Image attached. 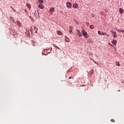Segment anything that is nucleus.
I'll list each match as a JSON object with an SVG mask.
<instances>
[{
  "mask_svg": "<svg viewBox=\"0 0 124 124\" xmlns=\"http://www.w3.org/2000/svg\"><path fill=\"white\" fill-rule=\"evenodd\" d=\"M124 12V9H122V8H120L119 9V13H120V14H123Z\"/></svg>",
  "mask_w": 124,
  "mask_h": 124,
  "instance_id": "1a4fd4ad",
  "label": "nucleus"
},
{
  "mask_svg": "<svg viewBox=\"0 0 124 124\" xmlns=\"http://www.w3.org/2000/svg\"><path fill=\"white\" fill-rule=\"evenodd\" d=\"M31 30H32V31H34V33H35V32H37L38 29H37L35 26H32L31 27Z\"/></svg>",
  "mask_w": 124,
  "mask_h": 124,
  "instance_id": "f03ea898",
  "label": "nucleus"
},
{
  "mask_svg": "<svg viewBox=\"0 0 124 124\" xmlns=\"http://www.w3.org/2000/svg\"><path fill=\"white\" fill-rule=\"evenodd\" d=\"M121 32H124V30H121Z\"/></svg>",
  "mask_w": 124,
  "mask_h": 124,
  "instance_id": "5701e85b",
  "label": "nucleus"
},
{
  "mask_svg": "<svg viewBox=\"0 0 124 124\" xmlns=\"http://www.w3.org/2000/svg\"><path fill=\"white\" fill-rule=\"evenodd\" d=\"M76 32H77V34H78V35L80 37L82 36V35L81 34V32L80 31V30H77Z\"/></svg>",
  "mask_w": 124,
  "mask_h": 124,
  "instance_id": "39448f33",
  "label": "nucleus"
},
{
  "mask_svg": "<svg viewBox=\"0 0 124 124\" xmlns=\"http://www.w3.org/2000/svg\"><path fill=\"white\" fill-rule=\"evenodd\" d=\"M65 41H66V42H69V39H68V38L67 37H65Z\"/></svg>",
  "mask_w": 124,
  "mask_h": 124,
  "instance_id": "9b49d317",
  "label": "nucleus"
},
{
  "mask_svg": "<svg viewBox=\"0 0 124 124\" xmlns=\"http://www.w3.org/2000/svg\"><path fill=\"white\" fill-rule=\"evenodd\" d=\"M106 34H107V33L105 32H102V35H106Z\"/></svg>",
  "mask_w": 124,
  "mask_h": 124,
  "instance_id": "f3484780",
  "label": "nucleus"
},
{
  "mask_svg": "<svg viewBox=\"0 0 124 124\" xmlns=\"http://www.w3.org/2000/svg\"><path fill=\"white\" fill-rule=\"evenodd\" d=\"M108 44H109V45H110V46H112V47H113V45L110 44V43H108Z\"/></svg>",
  "mask_w": 124,
  "mask_h": 124,
  "instance_id": "393cba45",
  "label": "nucleus"
},
{
  "mask_svg": "<svg viewBox=\"0 0 124 124\" xmlns=\"http://www.w3.org/2000/svg\"><path fill=\"white\" fill-rule=\"evenodd\" d=\"M38 7H39V8H40L41 9H44V5H43V4H39V5H38Z\"/></svg>",
  "mask_w": 124,
  "mask_h": 124,
  "instance_id": "423d86ee",
  "label": "nucleus"
},
{
  "mask_svg": "<svg viewBox=\"0 0 124 124\" xmlns=\"http://www.w3.org/2000/svg\"><path fill=\"white\" fill-rule=\"evenodd\" d=\"M90 29H92V30H93V29H94V26H93V25H91L90 26Z\"/></svg>",
  "mask_w": 124,
  "mask_h": 124,
  "instance_id": "dca6fc26",
  "label": "nucleus"
},
{
  "mask_svg": "<svg viewBox=\"0 0 124 124\" xmlns=\"http://www.w3.org/2000/svg\"><path fill=\"white\" fill-rule=\"evenodd\" d=\"M118 92H120V90H118Z\"/></svg>",
  "mask_w": 124,
  "mask_h": 124,
  "instance_id": "bb28decb",
  "label": "nucleus"
},
{
  "mask_svg": "<svg viewBox=\"0 0 124 124\" xmlns=\"http://www.w3.org/2000/svg\"><path fill=\"white\" fill-rule=\"evenodd\" d=\"M74 8H78V4L75 3L73 5Z\"/></svg>",
  "mask_w": 124,
  "mask_h": 124,
  "instance_id": "0eeeda50",
  "label": "nucleus"
},
{
  "mask_svg": "<svg viewBox=\"0 0 124 124\" xmlns=\"http://www.w3.org/2000/svg\"><path fill=\"white\" fill-rule=\"evenodd\" d=\"M26 6H27V7H28L30 10H31V5L30 4V3L26 4Z\"/></svg>",
  "mask_w": 124,
  "mask_h": 124,
  "instance_id": "9d476101",
  "label": "nucleus"
},
{
  "mask_svg": "<svg viewBox=\"0 0 124 124\" xmlns=\"http://www.w3.org/2000/svg\"><path fill=\"white\" fill-rule=\"evenodd\" d=\"M39 3H43L44 0H38Z\"/></svg>",
  "mask_w": 124,
  "mask_h": 124,
  "instance_id": "ddd939ff",
  "label": "nucleus"
},
{
  "mask_svg": "<svg viewBox=\"0 0 124 124\" xmlns=\"http://www.w3.org/2000/svg\"><path fill=\"white\" fill-rule=\"evenodd\" d=\"M93 62H94L95 63H96V64H97V62H95L94 61H93Z\"/></svg>",
  "mask_w": 124,
  "mask_h": 124,
  "instance_id": "b1692460",
  "label": "nucleus"
},
{
  "mask_svg": "<svg viewBox=\"0 0 124 124\" xmlns=\"http://www.w3.org/2000/svg\"><path fill=\"white\" fill-rule=\"evenodd\" d=\"M11 8L13 9V10H14V8L12 6H11Z\"/></svg>",
  "mask_w": 124,
  "mask_h": 124,
  "instance_id": "4be33fe9",
  "label": "nucleus"
},
{
  "mask_svg": "<svg viewBox=\"0 0 124 124\" xmlns=\"http://www.w3.org/2000/svg\"><path fill=\"white\" fill-rule=\"evenodd\" d=\"M117 31H118V32H121V30L118 29V30H117Z\"/></svg>",
  "mask_w": 124,
  "mask_h": 124,
  "instance_id": "412c9836",
  "label": "nucleus"
},
{
  "mask_svg": "<svg viewBox=\"0 0 124 124\" xmlns=\"http://www.w3.org/2000/svg\"><path fill=\"white\" fill-rule=\"evenodd\" d=\"M13 10L14 11H15V12L16 11V10H15V9H14V10Z\"/></svg>",
  "mask_w": 124,
  "mask_h": 124,
  "instance_id": "a878e982",
  "label": "nucleus"
},
{
  "mask_svg": "<svg viewBox=\"0 0 124 124\" xmlns=\"http://www.w3.org/2000/svg\"><path fill=\"white\" fill-rule=\"evenodd\" d=\"M67 7L68 8H71V7H72V4H71V3L70 2H67L66 3Z\"/></svg>",
  "mask_w": 124,
  "mask_h": 124,
  "instance_id": "20e7f679",
  "label": "nucleus"
},
{
  "mask_svg": "<svg viewBox=\"0 0 124 124\" xmlns=\"http://www.w3.org/2000/svg\"><path fill=\"white\" fill-rule=\"evenodd\" d=\"M111 33L113 34V36L114 38H117L118 37V36L117 35V32L113 30H111Z\"/></svg>",
  "mask_w": 124,
  "mask_h": 124,
  "instance_id": "7ed1b4c3",
  "label": "nucleus"
},
{
  "mask_svg": "<svg viewBox=\"0 0 124 124\" xmlns=\"http://www.w3.org/2000/svg\"><path fill=\"white\" fill-rule=\"evenodd\" d=\"M69 33H70V34H71V33H72V30H69Z\"/></svg>",
  "mask_w": 124,
  "mask_h": 124,
  "instance_id": "aec40b11",
  "label": "nucleus"
},
{
  "mask_svg": "<svg viewBox=\"0 0 124 124\" xmlns=\"http://www.w3.org/2000/svg\"><path fill=\"white\" fill-rule=\"evenodd\" d=\"M57 33L59 35H62V32L61 31H57Z\"/></svg>",
  "mask_w": 124,
  "mask_h": 124,
  "instance_id": "2eb2a0df",
  "label": "nucleus"
},
{
  "mask_svg": "<svg viewBox=\"0 0 124 124\" xmlns=\"http://www.w3.org/2000/svg\"><path fill=\"white\" fill-rule=\"evenodd\" d=\"M111 43H112V44H113V45H115V46L117 45V40H113L111 41Z\"/></svg>",
  "mask_w": 124,
  "mask_h": 124,
  "instance_id": "6e6552de",
  "label": "nucleus"
},
{
  "mask_svg": "<svg viewBox=\"0 0 124 124\" xmlns=\"http://www.w3.org/2000/svg\"><path fill=\"white\" fill-rule=\"evenodd\" d=\"M54 10H54V8H50V9L49 10V12H51H51H54Z\"/></svg>",
  "mask_w": 124,
  "mask_h": 124,
  "instance_id": "4468645a",
  "label": "nucleus"
},
{
  "mask_svg": "<svg viewBox=\"0 0 124 124\" xmlns=\"http://www.w3.org/2000/svg\"><path fill=\"white\" fill-rule=\"evenodd\" d=\"M113 123H115V121H113Z\"/></svg>",
  "mask_w": 124,
  "mask_h": 124,
  "instance_id": "cd10ccee",
  "label": "nucleus"
},
{
  "mask_svg": "<svg viewBox=\"0 0 124 124\" xmlns=\"http://www.w3.org/2000/svg\"><path fill=\"white\" fill-rule=\"evenodd\" d=\"M81 33L83 34L84 37L85 38H88L89 37V34H88V33L86 32L85 30H83L81 31Z\"/></svg>",
  "mask_w": 124,
  "mask_h": 124,
  "instance_id": "f257e3e1",
  "label": "nucleus"
},
{
  "mask_svg": "<svg viewBox=\"0 0 124 124\" xmlns=\"http://www.w3.org/2000/svg\"><path fill=\"white\" fill-rule=\"evenodd\" d=\"M115 64L116 65H117V66H120V62H115Z\"/></svg>",
  "mask_w": 124,
  "mask_h": 124,
  "instance_id": "f8f14e48",
  "label": "nucleus"
},
{
  "mask_svg": "<svg viewBox=\"0 0 124 124\" xmlns=\"http://www.w3.org/2000/svg\"><path fill=\"white\" fill-rule=\"evenodd\" d=\"M73 30V27L72 26H70V31H72Z\"/></svg>",
  "mask_w": 124,
  "mask_h": 124,
  "instance_id": "a211bd4d",
  "label": "nucleus"
},
{
  "mask_svg": "<svg viewBox=\"0 0 124 124\" xmlns=\"http://www.w3.org/2000/svg\"><path fill=\"white\" fill-rule=\"evenodd\" d=\"M102 32L101 31H98V34L101 35Z\"/></svg>",
  "mask_w": 124,
  "mask_h": 124,
  "instance_id": "6ab92c4d",
  "label": "nucleus"
}]
</instances>
